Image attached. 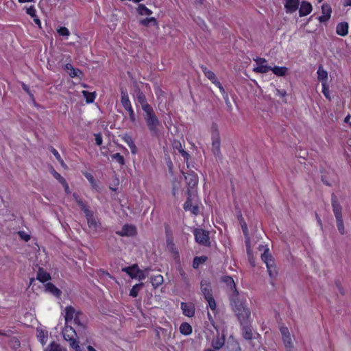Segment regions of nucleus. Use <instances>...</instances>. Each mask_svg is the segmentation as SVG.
<instances>
[{
    "label": "nucleus",
    "mask_w": 351,
    "mask_h": 351,
    "mask_svg": "<svg viewBox=\"0 0 351 351\" xmlns=\"http://www.w3.org/2000/svg\"><path fill=\"white\" fill-rule=\"evenodd\" d=\"M232 311L239 322L251 320V311L246 304V300L241 298L240 295L230 298Z\"/></svg>",
    "instance_id": "obj_1"
},
{
    "label": "nucleus",
    "mask_w": 351,
    "mask_h": 351,
    "mask_svg": "<svg viewBox=\"0 0 351 351\" xmlns=\"http://www.w3.org/2000/svg\"><path fill=\"white\" fill-rule=\"evenodd\" d=\"M232 311L239 322L251 320V311L246 304V300L241 298L240 295L230 298Z\"/></svg>",
    "instance_id": "obj_2"
},
{
    "label": "nucleus",
    "mask_w": 351,
    "mask_h": 351,
    "mask_svg": "<svg viewBox=\"0 0 351 351\" xmlns=\"http://www.w3.org/2000/svg\"><path fill=\"white\" fill-rule=\"evenodd\" d=\"M210 134L212 139L211 151L217 159L221 160L222 158L221 152V138L218 125L216 123H212Z\"/></svg>",
    "instance_id": "obj_3"
},
{
    "label": "nucleus",
    "mask_w": 351,
    "mask_h": 351,
    "mask_svg": "<svg viewBox=\"0 0 351 351\" xmlns=\"http://www.w3.org/2000/svg\"><path fill=\"white\" fill-rule=\"evenodd\" d=\"M77 334L72 327H66L63 330V337L67 341L69 346L75 351H80L79 341L76 339Z\"/></svg>",
    "instance_id": "obj_4"
},
{
    "label": "nucleus",
    "mask_w": 351,
    "mask_h": 351,
    "mask_svg": "<svg viewBox=\"0 0 351 351\" xmlns=\"http://www.w3.org/2000/svg\"><path fill=\"white\" fill-rule=\"evenodd\" d=\"M195 241L203 246L210 247L211 245L209 232L202 228H197L193 230Z\"/></svg>",
    "instance_id": "obj_5"
},
{
    "label": "nucleus",
    "mask_w": 351,
    "mask_h": 351,
    "mask_svg": "<svg viewBox=\"0 0 351 351\" xmlns=\"http://www.w3.org/2000/svg\"><path fill=\"white\" fill-rule=\"evenodd\" d=\"M261 259L266 264L269 276L271 278H275L278 272L276 269V267L274 265V261L272 259L271 255L269 254V249H266L263 254H262Z\"/></svg>",
    "instance_id": "obj_6"
},
{
    "label": "nucleus",
    "mask_w": 351,
    "mask_h": 351,
    "mask_svg": "<svg viewBox=\"0 0 351 351\" xmlns=\"http://www.w3.org/2000/svg\"><path fill=\"white\" fill-rule=\"evenodd\" d=\"M144 116L146 123L149 130L154 134L158 132L157 127L160 124V122L154 113V111H145Z\"/></svg>",
    "instance_id": "obj_7"
},
{
    "label": "nucleus",
    "mask_w": 351,
    "mask_h": 351,
    "mask_svg": "<svg viewBox=\"0 0 351 351\" xmlns=\"http://www.w3.org/2000/svg\"><path fill=\"white\" fill-rule=\"evenodd\" d=\"M252 322V319L239 322L242 337L247 341L252 340L254 337Z\"/></svg>",
    "instance_id": "obj_8"
},
{
    "label": "nucleus",
    "mask_w": 351,
    "mask_h": 351,
    "mask_svg": "<svg viewBox=\"0 0 351 351\" xmlns=\"http://www.w3.org/2000/svg\"><path fill=\"white\" fill-rule=\"evenodd\" d=\"M84 215L88 228L95 232H98L101 229V224L99 220L96 217H95L93 212L90 210Z\"/></svg>",
    "instance_id": "obj_9"
},
{
    "label": "nucleus",
    "mask_w": 351,
    "mask_h": 351,
    "mask_svg": "<svg viewBox=\"0 0 351 351\" xmlns=\"http://www.w3.org/2000/svg\"><path fill=\"white\" fill-rule=\"evenodd\" d=\"M221 282H223L226 287L229 289V291H231V294L230 295V298L237 297L239 295V291L237 289L236 284L233 278L230 276H223L221 277Z\"/></svg>",
    "instance_id": "obj_10"
},
{
    "label": "nucleus",
    "mask_w": 351,
    "mask_h": 351,
    "mask_svg": "<svg viewBox=\"0 0 351 351\" xmlns=\"http://www.w3.org/2000/svg\"><path fill=\"white\" fill-rule=\"evenodd\" d=\"M257 66L253 69V71L258 73H267L271 69V66L267 64V60L265 58L257 57L254 60Z\"/></svg>",
    "instance_id": "obj_11"
},
{
    "label": "nucleus",
    "mask_w": 351,
    "mask_h": 351,
    "mask_svg": "<svg viewBox=\"0 0 351 351\" xmlns=\"http://www.w3.org/2000/svg\"><path fill=\"white\" fill-rule=\"evenodd\" d=\"M116 234L121 237H134L137 234V230L134 225L125 224L121 230L116 231Z\"/></svg>",
    "instance_id": "obj_12"
},
{
    "label": "nucleus",
    "mask_w": 351,
    "mask_h": 351,
    "mask_svg": "<svg viewBox=\"0 0 351 351\" xmlns=\"http://www.w3.org/2000/svg\"><path fill=\"white\" fill-rule=\"evenodd\" d=\"M192 192L189 190L187 191V199L184 204L183 208L186 211H190L193 215H197L199 213L198 205H193L191 201Z\"/></svg>",
    "instance_id": "obj_13"
},
{
    "label": "nucleus",
    "mask_w": 351,
    "mask_h": 351,
    "mask_svg": "<svg viewBox=\"0 0 351 351\" xmlns=\"http://www.w3.org/2000/svg\"><path fill=\"white\" fill-rule=\"evenodd\" d=\"M331 204L335 218H342V208L335 193H332L331 195Z\"/></svg>",
    "instance_id": "obj_14"
},
{
    "label": "nucleus",
    "mask_w": 351,
    "mask_h": 351,
    "mask_svg": "<svg viewBox=\"0 0 351 351\" xmlns=\"http://www.w3.org/2000/svg\"><path fill=\"white\" fill-rule=\"evenodd\" d=\"M184 178H185L186 184L188 186L187 191L189 190L190 191H191V189H193L197 185V183H198L197 176L195 173L192 171L191 173H188L186 175H184Z\"/></svg>",
    "instance_id": "obj_15"
},
{
    "label": "nucleus",
    "mask_w": 351,
    "mask_h": 351,
    "mask_svg": "<svg viewBox=\"0 0 351 351\" xmlns=\"http://www.w3.org/2000/svg\"><path fill=\"white\" fill-rule=\"evenodd\" d=\"M136 101L141 106L142 110H152L147 102L145 95L139 89L136 90Z\"/></svg>",
    "instance_id": "obj_16"
},
{
    "label": "nucleus",
    "mask_w": 351,
    "mask_h": 351,
    "mask_svg": "<svg viewBox=\"0 0 351 351\" xmlns=\"http://www.w3.org/2000/svg\"><path fill=\"white\" fill-rule=\"evenodd\" d=\"M331 12H332V8H331L330 5L328 3H324L322 5V15L319 16V18H318L319 22L324 23V22L328 21L330 18Z\"/></svg>",
    "instance_id": "obj_17"
},
{
    "label": "nucleus",
    "mask_w": 351,
    "mask_h": 351,
    "mask_svg": "<svg viewBox=\"0 0 351 351\" xmlns=\"http://www.w3.org/2000/svg\"><path fill=\"white\" fill-rule=\"evenodd\" d=\"M181 308L185 316L192 317L195 315V306L193 303L181 302Z\"/></svg>",
    "instance_id": "obj_18"
},
{
    "label": "nucleus",
    "mask_w": 351,
    "mask_h": 351,
    "mask_svg": "<svg viewBox=\"0 0 351 351\" xmlns=\"http://www.w3.org/2000/svg\"><path fill=\"white\" fill-rule=\"evenodd\" d=\"M200 289L204 298L213 295L211 285L208 280H202L200 282Z\"/></svg>",
    "instance_id": "obj_19"
},
{
    "label": "nucleus",
    "mask_w": 351,
    "mask_h": 351,
    "mask_svg": "<svg viewBox=\"0 0 351 351\" xmlns=\"http://www.w3.org/2000/svg\"><path fill=\"white\" fill-rule=\"evenodd\" d=\"M225 344V336L222 335L221 336L217 335L215 337L211 342V346L214 348V350H220L223 348Z\"/></svg>",
    "instance_id": "obj_20"
},
{
    "label": "nucleus",
    "mask_w": 351,
    "mask_h": 351,
    "mask_svg": "<svg viewBox=\"0 0 351 351\" xmlns=\"http://www.w3.org/2000/svg\"><path fill=\"white\" fill-rule=\"evenodd\" d=\"M121 104L125 110H132L130 101L129 100V97L128 95L127 90L125 88H121Z\"/></svg>",
    "instance_id": "obj_21"
},
{
    "label": "nucleus",
    "mask_w": 351,
    "mask_h": 351,
    "mask_svg": "<svg viewBox=\"0 0 351 351\" xmlns=\"http://www.w3.org/2000/svg\"><path fill=\"white\" fill-rule=\"evenodd\" d=\"M285 7L287 10V12L292 13L296 11L298 8L299 0H285Z\"/></svg>",
    "instance_id": "obj_22"
},
{
    "label": "nucleus",
    "mask_w": 351,
    "mask_h": 351,
    "mask_svg": "<svg viewBox=\"0 0 351 351\" xmlns=\"http://www.w3.org/2000/svg\"><path fill=\"white\" fill-rule=\"evenodd\" d=\"M36 279L40 282H47L51 280V275L49 273L45 271L43 268L40 267L37 272Z\"/></svg>",
    "instance_id": "obj_23"
},
{
    "label": "nucleus",
    "mask_w": 351,
    "mask_h": 351,
    "mask_svg": "<svg viewBox=\"0 0 351 351\" xmlns=\"http://www.w3.org/2000/svg\"><path fill=\"white\" fill-rule=\"evenodd\" d=\"M45 287L46 291L49 292L50 293H51L53 295H54L57 298L60 297V295L62 294V291L56 286H55L52 282H47L45 284Z\"/></svg>",
    "instance_id": "obj_24"
},
{
    "label": "nucleus",
    "mask_w": 351,
    "mask_h": 351,
    "mask_svg": "<svg viewBox=\"0 0 351 351\" xmlns=\"http://www.w3.org/2000/svg\"><path fill=\"white\" fill-rule=\"evenodd\" d=\"M77 312L72 306H68L65 308V322L66 324L71 323Z\"/></svg>",
    "instance_id": "obj_25"
},
{
    "label": "nucleus",
    "mask_w": 351,
    "mask_h": 351,
    "mask_svg": "<svg viewBox=\"0 0 351 351\" xmlns=\"http://www.w3.org/2000/svg\"><path fill=\"white\" fill-rule=\"evenodd\" d=\"M312 11V5L310 3L302 1L299 9L300 16H306Z\"/></svg>",
    "instance_id": "obj_26"
},
{
    "label": "nucleus",
    "mask_w": 351,
    "mask_h": 351,
    "mask_svg": "<svg viewBox=\"0 0 351 351\" xmlns=\"http://www.w3.org/2000/svg\"><path fill=\"white\" fill-rule=\"evenodd\" d=\"M122 271L126 273L131 278H136L137 276L138 265L134 264L131 266L125 267L122 268Z\"/></svg>",
    "instance_id": "obj_27"
},
{
    "label": "nucleus",
    "mask_w": 351,
    "mask_h": 351,
    "mask_svg": "<svg viewBox=\"0 0 351 351\" xmlns=\"http://www.w3.org/2000/svg\"><path fill=\"white\" fill-rule=\"evenodd\" d=\"M336 33L341 36H346L348 33V23L347 22L338 23L336 27Z\"/></svg>",
    "instance_id": "obj_28"
},
{
    "label": "nucleus",
    "mask_w": 351,
    "mask_h": 351,
    "mask_svg": "<svg viewBox=\"0 0 351 351\" xmlns=\"http://www.w3.org/2000/svg\"><path fill=\"white\" fill-rule=\"evenodd\" d=\"M180 332L181 334L187 336L192 333V326L187 322H183L180 326Z\"/></svg>",
    "instance_id": "obj_29"
},
{
    "label": "nucleus",
    "mask_w": 351,
    "mask_h": 351,
    "mask_svg": "<svg viewBox=\"0 0 351 351\" xmlns=\"http://www.w3.org/2000/svg\"><path fill=\"white\" fill-rule=\"evenodd\" d=\"M82 174L88 180V181L90 184V186L93 189H98L99 186H98L97 182L95 180V179L94 178L93 176L90 173H88L87 171H83Z\"/></svg>",
    "instance_id": "obj_30"
},
{
    "label": "nucleus",
    "mask_w": 351,
    "mask_h": 351,
    "mask_svg": "<svg viewBox=\"0 0 351 351\" xmlns=\"http://www.w3.org/2000/svg\"><path fill=\"white\" fill-rule=\"evenodd\" d=\"M270 71H272L273 73L275 75H276L277 76L282 77L287 74L288 69L285 66H276L271 67V69Z\"/></svg>",
    "instance_id": "obj_31"
},
{
    "label": "nucleus",
    "mask_w": 351,
    "mask_h": 351,
    "mask_svg": "<svg viewBox=\"0 0 351 351\" xmlns=\"http://www.w3.org/2000/svg\"><path fill=\"white\" fill-rule=\"evenodd\" d=\"M37 338L42 345H45L47 343L48 339V333L44 330H37Z\"/></svg>",
    "instance_id": "obj_32"
},
{
    "label": "nucleus",
    "mask_w": 351,
    "mask_h": 351,
    "mask_svg": "<svg viewBox=\"0 0 351 351\" xmlns=\"http://www.w3.org/2000/svg\"><path fill=\"white\" fill-rule=\"evenodd\" d=\"M208 260L206 256H195L193 261V267L197 269L200 265L204 263Z\"/></svg>",
    "instance_id": "obj_33"
},
{
    "label": "nucleus",
    "mask_w": 351,
    "mask_h": 351,
    "mask_svg": "<svg viewBox=\"0 0 351 351\" xmlns=\"http://www.w3.org/2000/svg\"><path fill=\"white\" fill-rule=\"evenodd\" d=\"M150 282L155 288L158 287L163 282V276L160 274L151 277Z\"/></svg>",
    "instance_id": "obj_34"
},
{
    "label": "nucleus",
    "mask_w": 351,
    "mask_h": 351,
    "mask_svg": "<svg viewBox=\"0 0 351 351\" xmlns=\"http://www.w3.org/2000/svg\"><path fill=\"white\" fill-rule=\"evenodd\" d=\"M111 160L117 162L121 166H124L125 165V160L120 153H115L110 156Z\"/></svg>",
    "instance_id": "obj_35"
},
{
    "label": "nucleus",
    "mask_w": 351,
    "mask_h": 351,
    "mask_svg": "<svg viewBox=\"0 0 351 351\" xmlns=\"http://www.w3.org/2000/svg\"><path fill=\"white\" fill-rule=\"evenodd\" d=\"M143 286V284L142 282L134 285L130 291V295L132 298H136Z\"/></svg>",
    "instance_id": "obj_36"
},
{
    "label": "nucleus",
    "mask_w": 351,
    "mask_h": 351,
    "mask_svg": "<svg viewBox=\"0 0 351 351\" xmlns=\"http://www.w3.org/2000/svg\"><path fill=\"white\" fill-rule=\"evenodd\" d=\"M318 80L322 81V83H324V81H326L328 78L327 72L323 69L322 66H319L317 70Z\"/></svg>",
    "instance_id": "obj_37"
},
{
    "label": "nucleus",
    "mask_w": 351,
    "mask_h": 351,
    "mask_svg": "<svg viewBox=\"0 0 351 351\" xmlns=\"http://www.w3.org/2000/svg\"><path fill=\"white\" fill-rule=\"evenodd\" d=\"M140 23L145 27H148L150 25H157L158 23L154 17L146 18L141 20Z\"/></svg>",
    "instance_id": "obj_38"
},
{
    "label": "nucleus",
    "mask_w": 351,
    "mask_h": 351,
    "mask_svg": "<svg viewBox=\"0 0 351 351\" xmlns=\"http://www.w3.org/2000/svg\"><path fill=\"white\" fill-rule=\"evenodd\" d=\"M201 69L205 76L210 81L215 80L217 78L216 75L210 70L208 69L204 66H201Z\"/></svg>",
    "instance_id": "obj_39"
},
{
    "label": "nucleus",
    "mask_w": 351,
    "mask_h": 351,
    "mask_svg": "<svg viewBox=\"0 0 351 351\" xmlns=\"http://www.w3.org/2000/svg\"><path fill=\"white\" fill-rule=\"evenodd\" d=\"M137 11L141 15H151L152 12L148 9L144 4H139L137 8Z\"/></svg>",
    "instance_id": "obj_40"
},
{
    "label": "nucleus",
    "mask_w": 351,
    "mask_h": 351,
    "mask_svg": "<svg viewBox=\"0 0 351 351\" xmlns=\"http://www.w3.org/2000/svg\"><path fill=\"white\" fill-rule=\"evenodd\" d=\"M204 299L207 301L208 306H209V308L213 311H215L216 310V308H217V304H216V302L215 300V298L213 297V295H210L208 297H205Z\"/></svg>",
    "instance_id": "obj_41"
},
{
    "label": "nucleus",
    "mask_w": 351,
    "mask_h": 351,
    "mask_svg": "<svg viewBox=\"0 0 351 351\" xmlns=\"http://www.w3.org/2000/svg\"><path fill=\"white\" fill-rule=\"evenodd\" d=\"M82 315V313L80 311H77V315L74 317V318L73 319V322L75 325L77 326H80L82 328H85V326L84 324L81 321V316Z\"/></svg>",
    "instance_id": "obj_42"
},
{
    "label": "nucleus",
    "mask_w": 351,
    "mask_h": 351,
    "mask_svg": "<svg viewBox=\"0 0 351 351\" xmlns=\"http://www.w3.org/2000/svg\"><path fill=\"white\" fill-rule=\"evenodd\" d=\"M45 351H61V348L60 344L52 341L50 345L45 349Z\"/></svg>",
    "instance_id": "obj_43"
},
{
    "label": "nucleus",
    "mask_w": 351,
    "mask_h": 351,
    "mask_svg": "<svg viewBox=\"0 0 351 351\" xmlns=\"http://www.w3.org/2000/svg\"><path fill=\"white\" fill-rule=\"evenodd\" d=\"M337 221V226L339 232L341 234H344L345 233V228H344V224L343 221V218L336 219Z\"/></svg>",
    "instance_id": "obj_44"
},
{
    "label": "nucleus",
    "mask_w": 351,
    "mask_h": 351,
    "mask_svg": "<svg viewBox=\"0 0 351 351\" xmlns=\"http://www.w3.org/2000/svg\"><path fill=\"white\" fill-rule=\"evenodd\" d=\"M83 95L86 98V101L87 103H91L95 99V93H89L86 90L83 91Z\"/></svg>",
    "instance_id": "obj_45"
},
{
    "label": "nucleus",
    "mask_w": 351,
    "mask_h": 351,
    "mask_svg": "<svg viewBox=\"0 0 351 351\" xmlns=\"http://www.w3.org/2000/svg\"><path fill=\"white\" fill-rule=\"evenodd\" d=\"M121 139L128 145V147L134 143L132 136L128 134H123L121 136Z\"/></svg>",
    "instance_id": "obj_46"
},
{
    "label": "nucleus",
    "mask_w": 351,
    "mask_h": 351,
    "mask_svg": "<svg viewBox=\"0 0 351 351\" xmlns=\"http://www.w3.org/2000/svg\"><path fill=\"white\" fill-rule=\"evenodd\" d=\"M178 151H179L180 154H181V156L184 158V159L187 162L190 156H189V153L182 147L180 143H179Z\"/></svg>",
    "instance_id": "obj_47"
},
{
    "label": "nucleus",
    "mask_w": 351,
    "mask_h": 351,
    "mask_svg": "<svg viewBox=\"0 0 351 351\" xmlns=\"http://www.w3.org/2000/svg\"><path fill=\"white\" fill-rule=\"evenodd\" d=\"M211 82L219 88L222 95H226V90H225L224 88L223 87V86L221 85V84L220 83V82L217 80V77L216 79H215V80H213Z\"/></svg>",
    "instance_id": "obj_48"
},
{
    "label": "nucleus",
    "mask_w": 351,
    "mask_h": 351,
    "mask_svg": "<svg viewBox=\"0 0 351 351\" xmlns=\"http://www.w3.org/2000/svg\"><path fill=\"white\" fill-rule=\"evenodd\" d=\"M18 234L19 237L23 241L27 242L30 240V235L26 233L25 231H19Z\"/></svg>",
    "instance_id": "obj_49"
},
{
    "label": "nucleus",
    "mask_w": 351,
    "mask_h": 351,
    "mask_svg": "<svg viewBox=\"0 0 351 351\" xmlns=\"http://www.w3.org/2000/svg\"><path fill=\"white\" fill-rule=\"evenodd\" d=\"M58 32L60 36H68L70 34L69 30L65 27H62L59 28L58 29Z\"/></svg>",
    "instance_id": "obj_50"
},
{
    "label": "nucleus",
    "mask_w": 351,
    "mask_h": 351,
    "mask_svg": "<svg viewBox=\"0 0 351 351\" xmlns=\"http://www.w3.org/2000/svg\"><path fill=\"white\" fill-rule=\"evenodd\" d=\"M26 12L27 14L30 15L32 17H36V10L34 6L32 5L29 8L26 9Z\"/></svg>",
    "instance_id": "obj_51"
},
{
    "label": "nucleus",
    "mask_w": 351,
    "mask_h": 351,
    "mask_svg": "<svg viewBox=\"0 0 351 351\" xmlns=\"http://www.w3.org/2000/svg\"><path fill=\"white\" fill-rule=\"evenodd\" d=\"M82 74V71L78 69L73 68L70 72L69 75L71 77H79Z\"/></svg>",
    "instance_id": "obj_52"
},
{
    "label": "nucleus",
    "mask_w": 351,
    "mask_h": 351,
    "mask_svg": "<svg viewBox=\"0 0 351 351\" xmlns=\"http://www.w3.org/2000/svg\"><path fill=\"white\" fill-rule=\"evenodd\" d=\"M77 204L79 205V206H80L81 209L83 210L84 214L90 210L88 209L87 204L84 202H83V200L78 202Z\"/></svg>",
    "instance_id": "obj_53"
},
{
    "label": "nucleus",
    "mask_w": 351,
    "mask_h": 351,
    "mask_svg": "<svg viewBox=\"0 0 351 351\" xmlns=\"http://www.w3.org/2000/svg\"><path fill=\"white\" fill-rule=\"evenodd\" d=\"M95 141L97 145H101L103 143L102 136L100 133L95 134Z\"/></svg>",
    "instance_id": "obj_54"
},
{
    "label": "nucleus",
    "mask_w": 351,
    "mask_h": 351,
    "mask_svg": "<svg viewBox=\"0 0 351 351\" xmlns=\"http://www.w3.org/2000/svg\"><path fill=\"white\" fill-rule=\"evenodd\" d=\"M136 278L138 280H143L145 278V271L140 269L138 267V271L136 272Z\"/></svg>",
    "instance_id": "obj_55"
},
{
    "label": "nucleus",
    "mask_w": 351,
    "mask_h": 351,
    "mask_svg": "<svg viewBox=\"0 0 351 351\" xmlns=\"http://www.w3.org/2000/svg\"><path fill=\"white\" fill-rule=\"evenodd\" d=\"M12 333L11 330H0V336L9 337Z\"/></svg>",
    "instance_id": "obj_56"
},
{
    "label": "nucleus",
    "mask_w": 351,
    "mask_h": 351,
    "mask_svg": "<svg viewBox=\"0 0 351 351\" xmlns=\"http://www.w3.org/2000/svg\"><path fill=\"white\" fill-rule=\"evenodd\" d=\"M280 331L281 332L282 337L290 335L289 330L286 326H281L280 328Z\"/></svg>",
    "instance_id": "obj_57"
},
{
    "label": "nucleus",
    "mask_w": 351,
    "mask_h": 351,
    "mask_svg": "<svg viewBox=\"0 0 351 351\" xmlns=\"http://www.w3.org/2000/svg\"><path fill=\"white\" fill-rule=\"evenodd\" d=\"M284 345L286 348V351H293L294 346H293V343L292 341H288V342H285Z\"/></svg>",
    "instance_id": "obj_58"
},
{
    "label": "nucleus",
    "mask_w": 351,
    "mask_h": 351,
    "mask_svg": "<svg viewBox=\"0 0 351 351\" xmlns=\"http://www.w3.org/2000/svg\"><path fill=\"white\" fill-rule=\"evenodd\" d=\"M50 150L58 160H61V156H60V154L54 147H51Z\"/></svg>",
    "instance_id": "obj_59"
},
{
    "label": "nucleus",
    "mask_w": 351,
    "mask_h": 351,
    "mask_svg": "<svg viewBox=\"0 0 351 351\" xmlns=\"http://www.w3.org/2000/svg\"><path fill=\"white\" fill-rule=\"evenodd\" d=\"M225 101H226V105L228 106V108H233V106L231 104V101L228 97V95L227 94V93L226 92V95H223Z\"/></svg>",
    "instance_id": "obj_60"
},
{
    "label": "nucleus",
    "mask_w": 351,
    "mask_h": 351,
    "mask_svg": "<svg viewBox=\"0 0 351 351\" xmlns=\"http://www.w3.org/2000/svg\"><path fill=\"white\" fill-rule=\"evenodd\" d=\"M171 252L174 255V258L175 259H180V255H179V252L178 251V250L173 247H171Z\"/></svg>",
    "instance_id": "obj_61"
},
{
    "label": "nucleus",
    "mask_w": 351,
    "mask_h": 351,
    "mask_svg": "<svg viewBox=\"0 0 351 351\" xmlns=\"http://www.w3.org/2000/svg\"><path fill=\"white\" fill-rule=\"evenodd\" d=\"M51 173L56 180L61 176V175L58 172H57L53 167H51Z\"/></svg>",
    "instance_id": "obj_62"
},
{
    "label": "nucleus",
    "mask_w": 351,
    "mask_h": 351,
    "mask_svg": "<svg viewBox=\"0 0 351 351\" xmlns=\"http://www.w3.org/2000/svg\"><path fill=\"white\" fill-rule=\"evenodd\" d=\"M131 151V153L134 155L137 154L138 149L135 145V143L132 144L131 146L129 147Z\"/></svg>",
    "instance_id": "obj_63"
},
{
    "label": "nucleus",
    "mask_w": 351,
    "mask_h": 351,
    "mask_svg": "<svg viewBox=\"0 0 351 351\" xmlns=\"http://www.w3.org/2000/svg\"><path fill=\"white\" fill-rule=\"evenodd\" d=\"M322 86H323L322 92H323L324 95L326 97H328L329 90H328V88H326V86L325 85V83H322Z\"/></svg>",
    "instance_id": "obj_64"
}]
</instances>
